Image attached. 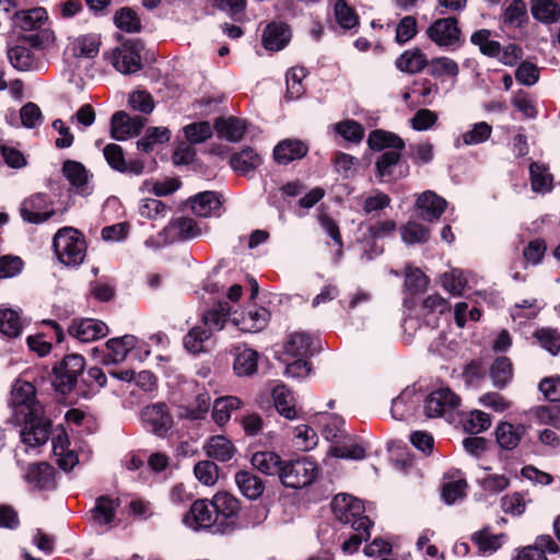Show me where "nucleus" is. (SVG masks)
I'll list each match as a JSON object with an SVG mask.
<instances>
[{
	"label": "nucleus",
	"instance_id": "5fc2aeb1",
	"mask_svg": "<svg viewBox=\"0 0 560 560\" xmlns=\"http://www.w3.org/2000/svg\"><path fill=\"white\" fill-rule=\"evenodd\" d=\"M269 318V311L265 307H260L254 311H248L247 314L243 316L242 322L233 318V323L236 326H240L244 331H259L267 325Z\"/></svg>",
	"mask_w": 560,
	"mask_h": 560
},
{
	"label": "nucleus",
	"instance_id": "423d86ee",
	"mask_svg": "<svg viewBox=\"0 0 560 560\" xmlns=\"http://www.w3.org/2000/svg\"><path fill=\"white\" fill-rule=\"evenodd\" d=\"M432 43L447 51H455L463 45L458 20L453 16L435 20L425 31Z\"/></svg>",
	"mask_w": 560,
	"mask_h": 560
},
{
	"label": "nucleus",
	"instance_id": "5701e85b",
	"mask_svg": "<svg viewBox=\"0 0 560 560\" xmlns=\"http://www.w3.org/2000/svg\"><path fill=\"white\" fill-rule=\"evenodd\" d=\"M421 400V396L416 393L412 387L404 389L392 401L390 413L395 420L407 421L413 417L417 407Z\"/></svg>",
	"mask_w": 560,
	"mask_h": 560
},
{
	"label": "nucleus",
	"instance_id": "69168bd1",
	"mask_svg": "<svg viewBox=\"0 0 560 560\" xmlns=\"http://www.w3.org/2000/svg\"><path fill=\"white\" fill-rule=\"evenodd\" d=\"M532 415L538 424L551 425L560 430V407L557 405L537 406L532 409Z\"/></svg>",
	"mask_w": 560,
	"mask_h": 560
},
{
	"label": "nucleus",
	"instance_id": "680f3d73",
	"mask_svg": "<svg viewBox=\"0 0 560 560\" xmlns=\"http://www.w3.org/2000/svg\"><path fill=\"white\" fill-rule=\"evenodd\" d=\"M117 28L127 33H137L141 30V21L136 11L129 7L121 8L114 15Z\"/></svg>",
	"mask_w": 560,
	"mask_h": 560
},
{
	"label": "nucleus",
	"instance_id": "4c0bfd02",
	"mask_svg": "<svg viewBox=\"0 0 560 560\" xmlns=\"http://www.w3.org/2000/svg\"><path fill=\"white\" fill-rule=\"evenodd\" d=\"M118 506V499L102 495L96 499L94 508L90 511L91 518L97 525H108L113 522Z\"/></svg>",
	"mask_w": 560,
	"mask_h": 560
},
{
	"label": "nucleus",
	"instance_id": "7c9ffc66",
	"mask_svg": "<svg viewBox=\"0 0 560 560\" xmlns=\"http://www.w3.org/2000/svg\"><path fill=\"white\" fill-rule=\"evenodd\" d=\"M291 38V32L282 22L269 23L262 34V45L267 50L278 51L283 49Z\"/></svg>",
	"mask_w": 560,
	"mask_h": 560
},
{
	"label": "nucleus",
	"instance_id": "338daca9",
	"mask_svg": "<svg viewBox=\"0 0 560 560\" xmlns=\"http://www.w3.org/2000/svg\"><path fill=\"white\" fill-rule=\"evenodd\" d=\"M503 13V23L512 27H520L526 19V9L523 0H508Z\"/></svg>",
	"mask_w": 560,
	"mask_h": 560
},
{
	"label": "nucleus",
	"instance_id": "20e7f679",
	"mask_svg": "<svg viewBox=\"0 0 560 560\" xmlns=\"http://www.w3.org/2000/svg\"><path fill=\"white\" fill-rule=\"evenodd\" d=\"M9 407L12 409L15 422L31 415H39L44 410L43 405L36 399L34 385L21 380L15 381L12 386Z\"/></svg>",
	"mask_w": 560,
	"mask_h": 560
},
{
	"label": "nucleus",
	"instance_id": "0e129e2a",
	"mask_svg": "<svg viewBox=\"0 0 560 560\" xmlns=\"http://www.w3.org/2000/svg\"><path fill=\"white\" fill-rule=\"evenodd\" d=\"M490 377L498 388H503L512 378V363L505 357L498 358L490 368Z\"/></svg>",
	"mask_w": 560,
	"mask_h": 560
},
{
	"label": "nucleus",
	"instance_id": "a19ab883",
	"mask_svg": "<svg viewBox=\"0 0 560 560\" xmlns=\"http://www.w3.org/2000/svg\"><path fill=\"white\" fill-rule=\"evenodd\" d=\"M261 164L260 155L252 148L234 153L230 159V165L236 173L248 175Z\"/></svg>",
	"mask_w": 560,
	"mask_h": 560
},
{
	"label": "nucleus",
	"instance_id": "f257e3e1",
	"mask_svg": "<svg viewBox=\"0 0 560 560\" xmlns=\"http://www.w3.org/2000/svg\"><path fill=\"white\" fill-rule=\"evenodd\" d=\"M52 247L58 260L67 267L80 266L86 255L84 236L73 228L60 229L54 236Z\"/></svg>",
	"mask_w": 560,
	"mask_h": 560
},
{
	"label": "nucleus",
	"instance_id": "6e6d98bb",
	"mask_svg": "<svg viewBox=\"0 0 560 560\" xmlns=\"http://www.w3.org/2000/svg\"><path fill=\"white\" fill-rule=\"evenodd\" d=\"M23 325L18 311L0 308V334L8 338H15L22 332Z\"/></svg>",
	"mask_w": 560,
	"mask_h": 560
},
{
	"label": "nucleus",
	"instance_id": "393cba45",
	"mask_svg": "<svg viewBox=\"0 0 560 560\" xmlns=\"http://www.w3.org/2000/svg\"><path fill=\"white\" fill-rule=\"evenodd\" d=\"M308 152V145L299 139L281 140L273 149V159L278 164L289 163L303 159Z\"/></svg>",
	"mask_w": 560,
	"mask_h": 560
},
{
	"label": "nucleus",
	"instance_id": "6ab92c4d",
	"mask_svg": "<svg viewBox=\"0 0 560 560\" xmlns=\"http://www.w3.org/2000/svg\"><path fill=\"white\" fill-rule=\"evenodd\" d=\"M68 332L81 342H91L105 337L108 334V327L100 319L79 318L72 320Z\"/></svg>",
	"mask_w": 560,
	"mask_h": 560
},
{
	"label": "nucleus",
	"instance_id": "bf43d9fd",
	"mask_svg": "<svg viewBox=\"0 0 560 560\" xmlns=\"http://www.w3.org/2000/svg\"><path fill=\"white\" fill-rule=\"evenodd\" d=\"M428 66L430 74L435 78L448 77L455 80L459 73L457 62L445 56L433 58Z\"/></svg>",
	"mask_w": 560,
	"mask_h": 560
},
{
	"label": "nucleus",
	"instance_id": "c9c22d12",
	"mask_svg": "<svg viewBox=\"0 0 560 560\" xmlns=\"http://www.w3.org/2000/svg\"><path fill=\"white\" fill-rule=\"evenodd\" d=\"M235 482L240 492L249 500L258 499L265 490L264 481L249 470H240L236 472Z\"/></svg>",
	"mask_w": 560,
	"mask_h": 560
},
{
	"label": "nucleus",
	"instance_id": "052dcab7",
	"mask_svg": "<svg viewBox=\"0 0 560 560\" xmlns=\"http://www.w3.org/2000/svg\"><path fill=\"white\" fill-rule=\"evenodd\" d=\"M532 189L536 192H548L552 187V176L544 165L536 162L529 165Z\"/></svg>",
	"mask_w": 560,
	"mask_h": 560
},
{
	"label": "nucleus",
	"instance_id": "9b49d317",
	"mask_svg": "<svg viewBox=\"0 0 560 560\" xmlns=\"http://www.w3.org/2000/svg\"><path fill=\"white\" fill-rule=\"evenodd\" d=\"M141 420L145 430L159 438H165L173 425V418L164 402L145 406L141 410Z\"/></svg>",
	"mask_w": 560,
	"mask_h": 560
},
{
	"label": "nucleus",
	"instance_id": "a18cd8bd",
	"mask_svg": "<svg viewBox=\"0 0 560 560\" xmlns=\"http://www.w3.org/2000/svg\"><path fill=\"white\" fill-rule=\"evenodd\" d=\"M532 14L541 23H555L560 18V0H532Z\"/></svg>",
	"mask_w": 560,
	"mask_h": 560
},
{
	"label": "nucleus",
	"instance_id": "e2e57ef3",
	"mask_svg": "<svg viewBox=\"0 0 560 560\" xmlns=\"http://www.w3.org/2000/svg\"><path fill=\"white\" fill-rule=\"evenodd\" d=\"M100 38L95 34H86L79 36L73 42V54L77 57L94 58L97 56L100 50Z\"/></svg>",
	"mask_w": 560,
	"mask_h": 560
},
{
	"label": "nucleus",
	"instance_id": "2eb2a0df",
	"mask_svg": "<svg viewBox=\"0 0 560 560\" xmlns=\"http://www.w3.org/2000/svg\"><path fill=\"white\" fill-rule=\"evenodd\" d=\"M147 119L129 116L126 112H116L110 118V136L117 141H125L140 133Z\"/></svg>",
	"mask_w": 560,
	"mask_h": 560
},
{
	"label": "nucleus",
	"instance_id": "a878e982",
	"mask_svg": "<svg viewBox=\"0 0 560 560\" xmlns=\"http://www.w3.org/2000/svg\"><path fill=\"white\" fill-rule=\"evenodd\" d=\"M419 215L425 221L438 220L445 211L447 201L431 190L422 192L417 199Z\"/></svg>",
	"mask_w": 560,
	"mask_h": 560
},
{
	"label": "nucleus",
	"instance_id": "7ed1b4c3",
	"mask_svg": "<svg viewBox=\"0 0 560 560\" xmlns=\"http://www.w3.org/2000/svg\"><path fill=\"white\" fill-rule=\"evenodd\" d=\"M25 42L28 46L23 43L8 48L7 56L11 66L18 71H40L45 67V61L39 36L30 35Z\"/></svg>",
	"mask_w": 560,
	"mask_h": 560
},
{
	"label": "nucleus",
	"instance_id": "9d476101",
	"mask_svg": "<svg viewBox=\"0 0 560 560\" xmlns=\"http://www.w3.org/2000/svg\"><path fill=\"white\" fill-rule=\"evenodd\" d=\"M409 166L398 151H384L375 160V176L381 183H393L407 177Z\"/></svg>",
	"mask_w": 560,
	"mask_h": 560
},
{
	"label": "nucleus",
	"instance_id": "a211bd4d",
	"mask_svg": "<svg viewBox=\"0 0 560 560\" xmlns=\"http://www.w3.org/2000/svg\"><path fill=\"white\" fill-rule=\"evenodd\" d=\"M201 230L192 218L180 217L172 219L170 223L161 231L165 243H175L198 237Z\"/></svg>",
	"mask_w": 560,
	"mask_h": 560
},
{
	"label": "nucleus",
	"instance_id": "774afa93",
	"mask_svg": "<svg viewBox=\"0 0 560 560\" xmlns=\"http://www.w3.org/2000/svg\"><path fill=\"white\" fill-rule=\"evenodd\" d=\"M401 240L407 245L424 243L429 238V230L420 223L408 222L400 229Z\"/></svg>",
	"mask_w": 560,
	"mask_h": 560
},
{
	"label": "nucleus",
	"instance_id": "c03bdc74",
	"mask_svg": "<svg viewBox=\"0 0 560 560\" xmlns=\"http://www.w3.org/2000/svg\"><path fill=\"white\" fill-rule=\"evenodd\" d=\"M259 353L252 348L238 349L233 370L237 376H250L257 372Z\"/></svg>",
	"mask_w": 560,
	"mask_h": 560
},
{
	"label": "nucleus",
	"instance_id": "4468645a",
	"mask_svg": "<svg viewBox=\"0 0 560 560\" xmlns=\"http://www.w3.org/2000/svg\"><path fill=\"white\" fill-rule=\"evenodd\" d=\"M211 500H196L184 515V524L192 530L214 534V514Z\"/></svg>",
	"mask_w": 560,
	"mask_h": 560
},
{
	"label": "nucleus",
	"instance_id": "c85d7f7f",
	"mask_svg": "<svg viewBox=\"0 0 560 560\" xmlns=\"http://www.w3.org/2000/svg\"><path fill=\"white\" fill-rule=\"evenodd\" d=\"M368 145L373 151H398L401 152L406 143L398 135L383 130L375 129L369 133Z\"/></svg>",
	"mask_w": 560,
	"mask_h": 560
},
{
	"label": "nucleus",
	"instance_id": "f03ea898",
	"mask_svg": "<svg viewBox=\"0 0 560 560\" xmlns=\"http://www.w3.org/2000/svg\"><path fill=\"white\" fill-rule=\"evenodd\" d=\"M214 514V534L229 535L241 528L240 501L228 492L211 499Z\"/></svg>",
	"mask_w": 560,
	"mask_h": 560
},
{
	"label": "nucleus",
	"instance_id": "8fccbe9b",
	"mask_svg": "<svg viewBox=\"0 0 560 560\" xmlns=\"http://www.w3.org/2000/svg\"><path fill=\"white\" fill-rule=\"evenodd\" d=\"M171 207L156 198H143L139 201L138 212L142 219L160 221L166 218Z\"/></svg>",
	"mask_w": 560,
	"mask_h": 560
},
{
	"label": "nucleus",
	"instance_id": "412c9836",
	"mask_svg": "<svg viewBox=\"0 0 560 560\" xmlns=\"http://www.w3.org/2000/svg\"><path fill=\"white\" fill-rule=\"evenodd\" d=\"M62 173L79 195L89 196L93 192V185L90 180L92 174L82 163L68 160L62 165Z\"/></svg>",
	"mask_w": 560,
	"mask_h": 560
},
{
	"label": "nucleus",
	"instance_id": "79ce46f5",
	"mask_svg": "<svg viewBox=\"0 0 560 560\" xmlns=\"http://www.w3.org/2000/svg\"><path fill=\"white\" fill-rule=\"evenodd\" d=\"M206 454L215 460L229 462L235 454V447L223 435L211 436L205 444Z\"/></svg>",
	"mask_w": 560,
	"mask_h": 560
},
{
	"label": "nucleus",
	"instance_id": "ea45409f",
	"mask_svg": "<svg viewBox=\"0 0 560 560\" xmlns=\"http://www.w3.org/2000/svg\"><path fill=\"white\" fill-rule=\"evenodd\" d=\"M313 340L306 332H293L284 345V353L292 358H307L313 355Z\"/></svg>",
	"mask_w": 560,
	"mask_h": 560
},
{
	"label": "nucleus",
	"instance_id": "4be33fe9",
	"mask_svg": "<svg viewBox=\"0 0 560 560\" xmlns=\"http://www.w3.org/2000/svg\"><path fill=\"white\" fill-rule=\"evenodd\" d=\"M527 432V427L522 423L501 421L494 430L495 441L504 451L515 450Z\"/></svg>",
	"mask_w": 560,
	"mask_h": 560
},
{
	"label": "nucleus",
	"instance_id": "4d7b16f0",
	"mask_svg": "<svg viewBox=\"0 0 560 560\" xmlns=\"http://www.w3.org/2000/svg\"><path fill=\"white\" fill-rule=\"evenodd\" d=\"M469 283V272L453 269L442 276L443 288L453 295H462Z\"/></svg>",
	"mask_w": 560,
	"mask_h": 560
},
{
	"label": "nucleus",
	"instance_id": "3c124183",
	"mask_svg": "<svg viewBox=\"0 0 560 560\" xmlns=\"http://www.w3.org/2000/svg\"><path fill=\"white\" fill-rule=\"evenodd\" d=\"M544 306L545 303L537 299H525L511 307V317L521 325L526 320L534 319Z\"/></svg>",
	"mask_w": 560,
	"mask_h": 560
},
{
	"label": "nucleus",
	"instance_id": "bb28decb",
	"mask_svg": "<svg viewBox=\"0 0 560 560\" xmlns=\"http://www.w3.org/2000/svg\"><path fill=\"white\" fill-rule=\"evenodd\" d=\"M52 453L57 458V465L65 471H70L79 462L78 455L69 450L70 441L65 430L52 436Z\"/></svg>",
	"mask_w": 560,
	"mask_h": 560
},
{
	"label": "nucleus",
	"instance_id": "6e6552de",
	"mask_svg": "<svg viewBox=\"0 0 560 560\" xmlns=\"http://www.w3.org/2000/svg\"><path fill=\"white\" fill-rule=\"evenodd\" d=\"M141 49L142 46L139 40L127 39L110 51L105 52V58L109 60L118 72L132 74L138 72L142 67L140 57Z\"/></svg>",
	"mask_w": 560,
	"mask_h": 560
},
{
	"label": "nucleus",
	"instance_id": "f8f14e48",
	"mask_svg": "<svg viewBox=\"0 0 560 560\" xmlns=\"http://www.w3.org/2000/svg\"><path fill=\"white\" fill-rule=\"evenodd\" d=\"M459 406V397L448 387L431 392L424 399L423 410L428 418L444 417Z\"/></svg>",
	"mask_w": 560,
	"mask_h": 560
},
{
	"label": "nucleus",
	"instance_id": "58836bf2",
	"mask_svg": "<svg viewBox=\"0 0 560 560\" xmlns=\"http://www.w3.org/2000/svg\"><path fill=\"white\" fill-rule=\"evenodd\" d=\"M271 396L277 411L282 417L290 420L298 418L293 393L284 384L276 385Z\"/></svg>",
	"mask_w": 560,
	"mask_h": 560
},
{
	"label": "nucleus",
	"instance_id": "c756f323",
	"mask_svg": "<svg viewBox=\"0 0 560 560\" xmlns=\"http://www.w3.org/2000/svg\"><path fill=\"white\" fill-rule=\"evenodd\" d=\"M26 482L38 490L55 488V469L47 463H38L28 467L25 474Z\"/></svg>",
	"mask_w": 560,
	"mask_h": 560
},
{
	"label": "nucleus",
	"instance_id": "37998d69",
	"mask_svg": "<svg viewBox=\"0 0 560 560\" xmlns=\"http://www.w3.org/2000/svg\"><path fill=\"white\" fill-rule=\"evenodd\" d=\"M505 539L504 534H492L489 528H482L471 535V541L477 546L478 551L483 555H492L501 548Z\"/></svg>",
	"mask_w": 560,
	"mask_h": 560
},
{
	"label": "nucleus",
	"instance_id": "aec40b11",
	"mask_svg": "<svg viewBox=\"0 0 560 560\" xmlns=\"http://www.w3.org/2000/svg\"><path fill=\"white\" fill-rule=\"evenodd\" d=\"M138 339L133 335H125L107 340L103 350L102 363L112 365L122 362L127 354L135 349Z\"/></svg>",
	"mask_w": 560,
	"mask_h": 560
},
{
	"label": "nucleus",
	"instance_id": "603ef678",
	"mask_svg": "<svg viewBox=\"0 0 560 560\" xmlns=\"http://www.w3.org/2000/svg\"><path fill=\"white\" fill-rule=\"evenodd\" d=\"M231 307L228 302H219L217 306L207 311L202 315V322L208 327L207 330L211 334L212 331H219L223 329L228 322Z\"/></svg>",
	"mask_w": 560,
	"mask_h": 560
},
{
	"label": "nucleus",
	"instance_id": "1a4fd4ad",
	"mask_svg": "<svg viewBox=\"0 0 560 560\" xmlns=\"http://www.w3.org/2000/svg\"><path fill=\"white\" fill-rule=\"evenodd\" d=\"M331 510L336 520L350 527H357L362 521L370 520L364 514L363 502L350 494L339 493L335 495Z\"/></svg>",
	"mask_w": 560,
	"mask_h": 560
},
{
	"label": "nucleus",
	"instance_id": "864d4df0",
	"mask_svg": "<svg viewBox=\"0 0 560 560\" xmlns=\"http://www.w3.org/2000/svg\"><path fill=\"white\" fill-rule=\"evenodd\" d=\"M170 138L171 131L166 127H149L144 136L137 141V148L150 153L156 144L166 143Z\"/></svg>",
	"mask_w": 560,
	"mask_h": 560
},
{
	"label": "nucleus",
	"instance_id": "2f4dec72",
	"mask_svg": "<svg viewBox=\"0 0 560 560\" xmlns=\"http://www.w3.org/2000/svg\"><path fill=\"white\" fill-rule=\"evenodd\" d=\"M189 206L191 211L201 218L218 215L221 208V200L214 191H202L190 197Z\"/></svg>",
	"mask_w": 560,
	"mask_h": 560
},
{
	"label": "nucleus",
	"instance_id": "0eeeda50",
	"mask_svg": "<svg viewBox=\"0 0 560 560\" xmlns=\"http://www.w3.org/2000/svg\"><path fill=\"white\" fill-rule=\"evenodd\" d=\"M22 425L20 436L27 448H37L44 445L51 434V420L46 417L45 410L39 415H31L15 422Z\"/></svg>",
	"mask_w": 560,
	"mask_h": 560
},
{
	"label": "nucleus",
	"instance_id": "473e14b6",
	"mask_svg": "<svg viewBox=\"0 0 560 560\" xmlns=\"http://www.w3.org/2000/svg\"><path fill=\"white\" fill-rule=\"evenodd\" d=\"M47 19V11L42 7L33 8L30 10H22L15 12L12 16L14 27L24 32H31L40 28Z\"/></svg>",
	"mask_w": 560,
	"mask_h": 560
},
{
	"label": "nucleus",
	"instance_id": "13d9d810",
	"mask_svg": "<svg viewBox=\"0 0 560 560\" xmlns=\"http://www.w3.org/2000/svg\"><path fill=\"white\" fill-rule=\"evenodd\" d=\"M372 526L373 522L371 520H365L359 523V526L351 527L354 533L343 541L341 546L342 551L349 555L358 551L361 544L370 538V529Z\"/></svg>",
	"mask_w": 560,
	"mask_h": 560
},
{
	"label": "nucleus",
	"instance_id": "49530a36",
	"mask_svg": "<svg viewBox=\"0 0 560 560\" xmlns=\"http://www.w3.org/2000/svg\"><path fill=\"white\" fill-rule=\"evenodd\" d=\"M322 433L328 441L339 442L346 436L345 420L335 413H320Z\"/></svg>",
	"mask_w": 560,
	"mask_h": 560
},
{
	"label": "nucleus",
	"instance_id": "f3484780",
	"mask_svg": "<svg viewBox=\"0 0 560 560\" xmlns=\"http://www.w3.org/2000/svg\"><path fill=\"white\" fill-rule=\"evenodd\" d=\"M396 230V223L393 220L378 221L366 225V236L369 247H364L361 259L371 261L383 253V246L376 243L377 240L392 235Z\"/></svg>",
	"mask_w": 560,
	"mask_h": 560
},
{
	"label": "nucleus",
	"instance_id": "09e8293b",
	"mask_svg": "<svg viewBox=\"0 0 560 560\" xmlns=\"http://www.w3.org/2000/svg\"><path fill=\"white\" fill-rule=\"evenodd\" d=\"M242 405V400L235 396L217 398L212 410V418L214 422L219 425L225 424L231 418V412L240 409Z\"/></svg>",
	"mask_w": 560,
	"mask_h": 560
},
{
	"label": "nucleus",
	"instance_id": "72a5a7b5",
	"mask_svg": "<svg viewBox=\"0 0 560 560\" xmlns=\"http://www.w3.org/2000/svg\"><path fill=\"white\" fill-rule=\"evenodd\" d=\"M252 465L261 474L280 477L284 460L271 451H260L253 454Z\"/></svg>",
	"mask_w": 560,
	"mask_h": 560
},
{
	"label": "nucleus",
	"instance_id": "de8ad7c7",
	"mask_svg": "<svg viewBox=\"0 0 560 560\" xmlns=\"http://www.w3.org/2000/svg\"><path fill=\"white\" fill-rule=\"evenodd\" d=\"M397 69L407 73H417L428 66L425 55L419 50H407L402 52L395 61Z\"/></svg>",
	"mask_w": 560,
	"mask_h": 560
},
{
	"label": "nucleus",
	"instance_id": "b1692460",
	"mask_svg": "<svg viewBox=\"0 0 560 560\" xmlns=\"http://www.w3.org/2000/svg\"><path fill=\"white\" fill-rule=\"evenodd\" d=\"M84 358L80 354L66 355L58 368L55 369L57 377L61 385L70 390L78 382V377L83 375Z\"/></svg>",
	"mask_w": 560,
	"mask_h": 560
},
{
	"label": "nucleus",
	"instance_id": "cd10ccee",
	"mask_svg": "<svg viewBox=\"0 0 560 560\" xmlns=\"http://www.w3.org/2000/svg\"><path fill=\"white\" fill-rule=\"evenodd\" d=\"M558 544L549 535L538 536L533 546L524 547L518 551L515 560H547L546 553H557Z\"/></svg>",
	"mask_w": 560,
	"mask_h": 560
},
{
	"label": "nucleus",
	"instance_id": "e433bc0d",
	"mask_svg": "<svg viewBox=\"0 0 560 560\" xmlns=\"http://www.w3.org/2000/svg\"><path fill=\"white\" fill-rule=\"evenodd\" d=\"M215 129L220 138L231 142H238L246 132L247 122L233 116L223 117L217 119Z\"/></svg>",
	"mask_w": 560,
	"mask_h": 560
},
{
	"label": "nucleus",
	"instance_id": "39448f33",
	"mask_svg": "<svg viewBox=\"0 0 560 560\" xmlns=\"http://www.w3.org/2000/svg\"><path fill=\"white\" fill-rule=\"evenodd\" d=\"M318 476V466L310 458L284 460L279 480L285 488L302 489L312 485Z\"/></svg>",
	"mask_w": 560,
	"mask_h": 560
},
{
	"label": "nucleus",
	"instance_id": "f704fd0d",
	"mask_svg": "<svg viewBox=\"0 0 560 560\" xmlns=\"http://www.w3.org/2000/svg\"><path fill=\"white\" fill-rule=\"evenodd\" d=\"M448 302L438 294L429 295L423 300L420 314L423 316L427 326L432 328L439 324V316L448 311Z\"/></svg>",
	"mask_w": 560,
	"mask_h": 560
},
{
	"label": "nucleus",
	"instance_id": "ddd939ff",
	"mask_svg": "<svg viewBox=\"0 0 560 560\" xmlns=\"http://www.w3.org/2000/svg\"><path fill=\"white\" fill-rule=\"evenodd\" d=\"M103 155L109 167L118 173L130 176H140L144 173V162L141 159H125L122 148L116 143H109L104 147Z\"/></svg>",
	"mask_w": 560,
	"mask_h": 560
},
{
	"label": "nucleus",
	"instance_id": "dca6fc26",
	"mask_svg": "<svg viewBox=\"0 0 560 560\" xmlns=\"http://www.w3.org/2000/svg\"><path fill=\"white\" fill-rule=\"evenodd\" d=\"M50 206L51 201L46 194H35L23 201L20 209L21 217L30 223L45 222L55 213Z\"/></svg>",
	"mask_w": 560,
	"mask_h": 560
}]
</instances>
